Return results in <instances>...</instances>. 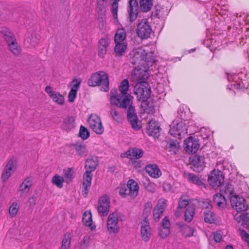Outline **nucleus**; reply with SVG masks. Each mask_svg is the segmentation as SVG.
Wrapping results in <instances>:
<instances>
[{
  "mask_svg": "<svg viewBox=\"0 0 249 249\" xmlns=\"http://www.w3.org/2000/svg\"><path fill=\"white\" fill-rule=\"evenodd\" d=\"M109 197L106 195L103 196L99 199L97 210L99 214L103 216H107L109 211Z\"/></svg>",
  "mask_w": 249,
  "mask_h": 249,
  "instance_id": "9d476101",
  "label": "nucleus"
},
{
  "mask_svg": "<svg viewBox=\"0 0 249 249\" xmlns=\"http://www.w3.org/2000/svg\"><path fill=\"white\" fill-rule=\"evenodd\" d=\"M89 242L90 237L88 235L85 236L81 241L80 249H87L89 245Z\"/></svg>",
  "mask_w": 249,
  "mask_h": 249,
  "instance_id": "5fc2aeb1",
  "label": "nucleus"
},
{
  "mask_svg": "<svg viewBox=\"0 0 249 249\" xmlns=\"http://www.w3.org/2000/svg\"><path fill=\"white\" fill-rule=\"evenodd\" d=\"M106 0H97V4L99 8L101 9V10H105V6L104 4V2Z\"/></svg>",
  "mask_w": 249,
  "mask_h": 249,
  "instance_id": "338daca9",
  "label": "nucleus"
},
{
  "mask_svg": "<svg viewBox=\"0 0 249 249\" xmlns=\"http://www.w3.org/2000/svg\"><path fill=\"white\" fill-rule=\"evenodd\" d=\"M115 53L116 55L121 56L125 53L127 48V44L126 42H115Z\"/></svg>",
  "mask_w": 249,
  "mask_h": 249,
  "instance_id": "f704fd0d",
  "label": "nucleus"
},
{
  "mask_svg": "<svg viewBox=\"0 0 249 249\" xmlns=\"http://www.w3.org/2000/svg\"><path fill=\"white\" fill-rule=\"evenodd\" d=\"M129 61L133 65L144 68L151 65L154 61L151 54H149L142 47L135 48L130 53Z\"/></svg>",
  "mask_w": 249,
  "mask_h": 249,
  "instance_id": "f257e3e1",
  "label": "nucleus"
},
{
  "mask_svg": "<svg viewBox=\"0 0 249 249\" xmlns=\"http://www.w3.org/2000/svg\"><path fill=\"white\" fill-rule=\"evenodd\" d=\"M195 213V208L194 206H189L185 212V220L188 222L192 221Z\"/></svg>",
  "mask_w": 249,
  "mask_h": 249,
  "instance_id": "79ce46f5",
  "label": "nucleus"
},
{
  "mask_svg": "<svg viewBox=\"0 0 249 249\" xmlns=\"http://www.w3.org/2000/svg\"><path fill=\"white\" fill-rule=\"evenodd\" d=\"M224 179V176L220 171L214 170L209 176L208 182L213 187H218L223 183Z\"/></svg>",
  "mask_w": 249,
  "mask_h": 249,
  "instance_id": "9b49d317",
  "label": "nucleus"
},
{
  "mask_svg": "<svg viewBox=\"0 0 249 249\" xmlns=\"http://www.w3.org/2000/svg\"><path fill=\"white\" fill-rule=\"evenodd\" d=\"M126 111L127 119L131 127L136 131L140 129L141 125L138 123V118L134 107L128 109Z\"/></svg>",
  "mask_w": 249,
  "mask_h": 249,
  "instance_id": "f8f14e48",
  "label": "nucleus"
},
{
  "mask_svg": "<svg viewBox=\"0 0 249 249\" xmlns=\"http://www.w3.org/2000/svg\"><path fill=\"white\" fill-rule=\"evenodd\" d=\"M141 232L142 238L144 241L147 242L150 239L151 232L149 222L142 221L141 222Z\"/></svg>",
  "mask_w": 249,
  "mask_h": 249,
  "instance_id": "b1692460",
  "label": "nucleus"
},
{
  "mask_svg": "<svg viewBox=\"0 0 249 249\" xmlns=\"http://www.w3.org/2000/svg\"><path fill=\"white\" fill-rule=\"evenodd\" d=\"M166 146L172 154H175L178 151L179 144L176 140H170Z\"/></svg>",
  "mask_w": 249,
  "mask_h": 249,
  "instance_id": "58836bf2",
  "label": "nucleus"
},
{
  "mask_svg": "<svg viewBox=\"0 0 249 249\" xmlns=\"http://www.w3.org/2000/svg\"><path fill=\"white\" fill-rule=\"evenodd\" d=\"M64 181L69 183L72 180L73 178V170L71 168H69L64 171Z\"/></svg>",
  "mask_w": 249,
  "mask_h": 249,
  "instance_id": "603ef678",
  "label": "nucleus"
},
{
  "mask_svg": "<svg viewBox=\"0 0 249 249\" xmlns=\"http://www.w3.org/2000/svg\"><path fill=\"white\" fill-rule=\"evenodd\" d=\"M38 44V39L35 32L29 33L25 39L24 44L28 48L36 47Z\"/></svg>",
  "mask_w": 249,
  "mask_h": 249,
  "instance_id": "a878e982",
  "label": "nucleus"
},
{
  "mask_svg": "<svg viewBox=\"0 0 249 249\" xmlns=\"http://www.w3.org/2000/svg\"><path fill=\"white\" fill-rule=\"evenodd\" d=\"M140 9L142 12L149 11L153 6V0H139Z\"/></svg>",
  "mask_w": 249,
  "mask_h": 249,
  "instance_id": "473e14b6",
  "label": "nucleus"
},
{
  "mask_svg": "<svg viewBox=\"0 0 249 249\" xmlns=\"http://www.w3.org/2000/svg\"><path fill=\"white\" fill-rule=\"evenodd\" d=\"M230 199L231 206L237 212H242L247 210L248 205L242 196L235 195L231 196Z\"/></svg>",
  "mask_w": 249,
  "mask_h": 249,
  "instance_id": "1a4fd4ad",
  "label": "nucleus"
},
{
  "mask_svg": "<svg viewBox=\"0 0 249 249\" xmlns=\"http://www.w3.org/2000/svg\"><path fill=\"white\" fill-rule=\"evenodd\" d=\"M126 38L125 31L124 29H120L117 30L115 36V42H125L124 41Z\"/></svg>",
  "mask_w": 249,
  "mask_h": 249,
  "instance_id": "4c0bfd02",
  "label": "nucleus"
},
{
  "mask_svg": "<svg viewBox=\"0 0 249 249\" xmlns=\"http://www.w3.org/2000/svg\"><path fill=\"white\" fill-rule=\"evenodd\" d=\"M246 212L244 213L239 215H236L235 219L238 221V222L242 221V223L246 225H249V208L247 209Z\"/></svg>",
  "mask_w": 249,
  "mask_h": 249,
  "instance_id": "e433bc0d",
  "label": "nucleus"
},
{
  "mask_svg": "<svg viewBox=\"0 0 249 249\" xmlns=\"http://www.w3.org/2000/svg\"><path fill=\"white\" fill-rule=\"evenodd\" d=\"M32 185V181L30 178H26L20 186L19 192L27 193L29 192Z\"/></svg>",
  "mask_w": 249,
  "mask_h": 249,
  "instance_id": "ea45409f",
  "label": "nucleus"
},
{
  "mask_svg": "<svg viewBox=\"0 0 249 249\" xmlns=\"http://www.w3.org/2000/svg\"><path fill=\"white\" fill-rule=\"evenodd\" d=\"M152 208V204L151 202H147L145 204L142 213V215L144 218V220L143 221L149 222L148 216L151 213Z\"/></svg>",
  "mask_w": 249,
  "mask_h": 249,
  "instance_id": "c03bdc74",
  "label": "nucleus"
},
{
  "mask_svg": "<svg viewBox=\"0 0 249 249\" xmlns=\"http://www.w3.org/2000/svg\"><path fill=\"white\" fill-rule=\"evenodd\" d=\"M213 202L218 208L224 209L226 207L227 201L225 197L220 193H216L213 195Z\"/></svg>",
  "mask_w": 249,
  "mask_h": 249,
  "instance_id": "7c9ffc66",
  "label": "nucleus"
},
{
  "mask_svg": "<svg viewBox=\"0 0 249 249\" xmlns=\"http://www.w3.org/2000/svg\"><path fill=\"white\" fill-rule=\"evenodd\" d=\"M79 136L83 140L87 139L89 136V133L87 129L84 126H80Z\"/></svg>",
  "mask_w": 249,
  "mask_h": 249,
  "instance_id": "864d4df0",
  "label": "nucleus"
},
{
  "mask_svg": "<svg viewBox=\"0 0 249 249\" xmlns=\"http://www.w3.org/2000/svg\"><path fill=\"white\" fill-rule=\"evenodd\" d=\"M145 170L150 176L154 178H158L161 175L160 169L156 164L147 165Z\"/></svg>",
  "mask_w": 249,
  "mask_h": 249,
  "instance_id": "c756f323",
  "label": "nucleus"
},
{
  "mask_svg": "<svg viewBox=\"0 0 249 249\" xmlns=\"http://www.w3.org/2000/svg\"><path fill=\"white\" fill-rule=\"evenodd\" d=\"M74 148L76 152L80 156H86L87 155V151L85 144L82 143H76L74 145Z\"/></svg>",
  "mask_w": 249,
  "mask_h": 249,
  "instance_id": "a19ab883",
  "label": "nucleus"
},
{
  "mask_svg": "<svg viewBox=\"0 0 249 249\" xmlns=\"http://www.w3.org/2000/svg\"><path fill=\"white\" fill-rule=\"evenodd\" d=\"M169 132L173 136L180 138L182 135L187 133V128L185 125L180 122L171 127Z\"/></svg>",
  "mask_w": 249,
  "mask_h": 249,
  "instance_id": "a211bd4d",
  "label": "nucleus"
},
{
  "mask_svg": "<svg viewBox=\"0 0 249 249\" xmlns=\"http://www.w3.org/2000/svg\"><path fill=\"white\" fill-rule=\"evenodd\" d=\"M19 209V207L17 203H13L10 207L9 209V213L11 216H15L17 213Z\"/></svg>",
  "mask_w": 249,
  "mask_h": 249,
  "instance_id": "6e6d98bb",
  "label": "nucleus"
},
{
  "mask_svg": "<svg viewBox=\"0 0 249 249\" xmlns=\"http://www.w3.org/2000/svg\"><path fill=\"white\" fill-rule=\"evenodd\" d=\"M203 207H204L205 208V210H207V209L212 210V206L210 203V201L207 200L206 201L204 202L203 203Z\"/></svg>",
  "mask_w": 249,
  "mask_h": 249,
  "instance_id": "774afa93",
  "label": "nucleus"
},
{
  "mask_svg": "<svg viewBox=\"0 0 249 249\" xmlns=\"http://www.w3.org/2000/svg\"><path fill=\"white\" fill-rule=\"evenodd\" d=\"M204 221L208 223H213L215 220V215L210 209L205 210L204 212Z\"/></svg>",
  "mask_w": 249,
  "mask_h": 249,
  "instance_id": "c9c22d12",
  "label": "nucleus"
},
{
  "mask_svg": "<svg viewBox=\"0 0 249 249\" xmlns=\"http://www.w3.org/2000/svg\"><path fill=\"white\" fill-rule=\"evenodd\" d=\"M98 165L96 159H88L85 163V168L87 169L86 173L83 176V187L84 190L83 191L86 196L88 194L89 190L91 185V181L92 180L91 172L94 171Z\"/></svg>",
  "mask_w": 249,
  "mask_h": 249,
  "instance_id": "7ed1b4c3",
  "label": "nucleus"
},
{
  "mask_svg": "<svg viewBox=\"0 0 249 249\" xmlns=\"http://www.w3.org/2000/svg\"><path fill=\"white\" fill-rule=\"evenodd\" d=\"M118 216L117 213H113L109 215L107 221V227L110 233H115L118 232Z\"/></svg>",
  "mask_w": 249,
  "mask_h": 249,
  "instance_id": "4468645a",
  "label": "nucleus"
},
{
  "mask_svg": "<svg viewBox=\"0 0 249 249\" xmlns=\"http://www.w3.org/2000/svg\"><path fill=\"white\" fill-rule=\"evenodd\" d=\"M9 50L15 56H18L21 54L22 49L18 43L17 39L7 43Z\"/></svg>",
  "mask_w": 249,
  "mask_h": 249,
  "instance_id": "c85d7f7f",
  "label": "nucleus"
},
{
  "mask_svg": "<svg viewBox=\"0 0 249 249\" xmlns=\"http://www.w3.org/2000/svg\"><path fill=\"white\" fill-rule=\"evenodd\" d=\"M182 234L185 237H190L193 236L194 230L193 228L188 226H183L181 227Z\"/></svg>",
  "mask_w": 249,
  "mask_h": 249,
  "instance_id": "3c124183",
  "label": "nucleus"
},
{
  "mask_svg": "<svg viewBox=\"0 0 249 249\" xmlns=\"http://www.w3.org/2000/svg\"><path fill=\"white\" fill-rule=\"evenodd\" d=\"M133 97L130 94L115 93L112 90L110 92V103L126 110L133 107Z\"/></svg>",
  "mask_w": 249,
  "mask_h": 249,
  "instance_id": "f03ea898",
  "label": "nucleus"
},
{
  "mask_svg": "<svg viewBox=\"0 0 249 249\" xmlns=\"http://www.w3.org/2000/svg\"><path fill=\"white\" fill-rule=\"evenodd\" d=\"M167 201L160 199L153 210V219L155 222H158L162 215V214L166 207Z\"/></svg>",
  "mask_w": 249,
  "mask_h": 249,
  "instance_id": "ddd939ff",
  "label": "nucleus"
},
{
  "mask_svg": "<svg viewBox=\"0 0 249 249\" xmlns=\"http://www.w3.org/2000/svg\"><path fill=\"white\" fill-rule=\"evenodd\" d=\"M82 220L84 225L87 227H89L91 231L95 229V225L92 224V215L91 213L90 212L86 211L84 213Z\"/></svg>",
  "mask_w": 249,
  "mask_h": 249,
  "instance_id": "2f4dec72",
  "label": "nucleus"
},
{
  "mask_svg": "<svg viewBox=\"0 0 249 249\" xmlns=\"http://www.w3.org/2000/svg\"><path fill=\"white\" fill-rule=\"evenodd\" d=\"M64 181V178L57 174L53 177L52 180L53 184L55 185L59 188H62Z\"/></svg>",
  "mask_w": 249,
  "mask_h": 249,
  "instance_id": "a18cd8bd",
  "label": "nucleus"
},
{
  "mask_svg": "<svg viewBox=\"0 0 249 249\" xmlns=\"http://www.w3.org/2000/svg\"><path fill=\"white\" fill-rule=\"evenodd\" d=\"M240 234L243 240L247 243L249 242V234L244 230H241Z\"/></svg>",
  "mask_w": 249,
  "mask_h": 249,
  "instance_id": "680f3d73",
  "label": "nucleus"
},
{
  "mask_svg": "<svg viewBox=\"0 0 249 249\" xmlns=\"http://www.w3.org/2000/svg\"><path fill=\"white\" fill-rule=\"evenodd\" d=\"M76 95L77 91L73 89H71L68 95L69 101L71 103L73 102L76 98Z\"/></svg>",
  "mask_w": 249,
  "mask_h": 249,
  "instance_id": "bf43d9fd",
  "label": "nucleus"
},
{
  "mask_svg": "<svg viewBox=\"0 0 249 249\" xmlns=\"http://www.w3.org/2000/svg\"><path fill=\"white\" fill-rule=\"evenodd\" d=\"M109 114L114 121L118 123L121 122L122 120V115L115 107H112L111 108Z\"/></svg>",
  "mask_w": 249,
  "mask_h": 249,
  "instance_id": "37998d69",
  "label": "nucleus"
},
{
  "mask_svg": "<svg viewBox=\"0 0 249 249\" xmlns=\"http://www.w3.org/2000/svg\"><path fill=\"white\" fill-rule=\"evenodd\" d=\"M139 11V5L137 0H130L128 12L130 21H134L137 18Z\"/></svg>",
  "mask_w": 249,
  "mask_h": 249,
  "instance_id": "aec40b11",
  "label": "nucleus"
},
{
  "mask_svg": "<svg viewBox=\"0 0 249 249\" xmlns=\"http://www.w3.org/2000/svg\"><path fill=\"white\" fill-rule=\"evenodd\" d=\"M220 186V192L226 196L228 198H231L233 195L234 190L233 186L229 182L222 183Z\"/></svg>",
  "mask_w": 249,
  "mask_h": 249,
  "instance_id": "cd10ccee",
  "label": "nucleus"
},
{
  "mask_svg": "<svg viewBox=\"0 0 249 249\" xmlns=\"http://www.w3.org/2000/svg\"><path fill=\"white\" fill-rule=\"evenodd\" d=\"M143 155L142 150L141 149L133 148L127 151L125 153L122 154V157H127L131 160L138 159Z\"/></svg>",
  "mask_w": 249,
  "mask_h": 249,
  "instance_id": "393cba45",
  "label": "nucleus"
},
{
  "mask_svg": "<svg viewBox=\"0 0 249 249\" xmlns=\"http://www.w3.org/2000/svg\"><path fill=\"white\" fill-rule=\"evenodd\" d=\"M213 239L215 242L219 243L221 241L222 236L219 231H216L213 233Z\"/></svg>",
  "mask_w": 249,
  "mask_h": 249,
  "instance_id": "e2e57ef3",
  "label": "nucleus"
},
{
  "mask_svg": "<svg viewBox=\"0 0 249 249\" xmlns=\"http://www.w3.org/2000/svg\"><path fill=\"white\" fill-rule=\"evenodd\" d=\"M139 187L138 183L133 179H129L127 182V187L121 189L120 191L122 196H130L134 198L138 195Z\"/></svg>",
  "mask_w": 249,
  "mask_h": 249,
  "instance_id": "0eeeda50",
  "label": "nucleus"
},
{
  "mask_svg": "<svg viewBox=\"0 0 249 249\" xmlns=\"http://www.w3.org/2000/svg\"><path fill=\"white\" fill-rule=\"evenodd\" d=\"M88 123L90 128L98 134H102L104 131V128L100 118L96 114H92L88 119Z\"/></svg>",
  "mask_w": 249,
  "mask_h": 249,
  "instance_id": "6e6552de",
  "label": "nucleus"
},
{
  "mask_svg": "<svg viewBox=\"0 0 249 249\" xmlns=\"http://www.w3.org/2000/svg\"><path fill=\"white\" fill-rule=\"evenodd\" d=\"M160 130V126L155 120H151L148 122L146 130L149 135L158 137L159 135Z\"/></svg>",
  "mask_w": 249,
  "mask_h": 249,
  "instance_id": "5701e85b",
  "label": "nucleus"
},
{
  "mask_svg": "<svg viewBox=\"0 0 249 249\" xmlns=\"http://www.w3.org/2000/svg\"><path fill=\"white\" fill-rule=\"evenodd\" d=\"M152 28L147 19H142L138 23L136 29L138 36L141 39H146L150 36Z\"/></svg>",
  "mask_w": 249,
  "mask_h": 249,
  "instance_id": "39448f33",
  "label": "nucleus"
},
{
  "mask_svg": "<svg viewBox=\"0 0 249 249\" xmlns=\"http://www.w3.org/2000/svg\"><path fill=\"white\" fill-rule=\"evenodd\" d=\"M71 237L69 234H65L62 241L60 249H69L70 247Z\"/></svg>",
  "mask_w": 249,
  "mask_h": 249,
  "instance_id": "8fccbe9b",
  "label": "nucleus"
},
{
  "mask_svg": "<svg viewBox=\"0 0 249 249\" xmlns=\"http://www.w3.org/2000/svg\"><path fill=\"white\" fill-rule=\"evenodd\" d=\"M88 84L92 87L102 86L103 90L107 91L109 89L108 75L104 71H97L92 75L88 81Z\"/></svg>",
  "mask_w": 249,
  "mask_h": 249,
  "instance_id": "20e7f679",
  "label": "nucleus"
},
{
  "mask_svg": "<svg viewBox=\"0 0 249 249\" xmlns=\"http://www.w3.org/2000/svg\"><path fill=\"white\" fill-rule=\"evenodd\" d=\"M120 0H113V2L111 5V13L113 18L118 21V1Z\"/></svg>",
  "mask_w": 249,
  "mask_h": 249,
  "instance_id": "de8ad7c7",
  "label": "nucleus"
},
{
  "mask_svg": "<svg viewBox=\"0 0 249 249\" xmlns=\"http://www.w3.org/2000/svg\"><path fill=\"white\" fill-rule=\"evenodd\" d=\"M189 203V199L184 196H181L178 202V207L182 209L184 208L188 205Z\"/></svg>",
  "mask_w": 249,
  "mask_h": 249,
  "instance_id": "4d7b16f0",
  "label": "nucleus"
},
{
  "mask_svg": "<svg viewBox=\"0 0 249 249\" xmlns=\"http://www.w3.org/2000/svg\"><path fill=\"white\" fill-rule=\"evenodd\" d=\"M16 168L15 161L13 159H11L6 165L4 171L1 175V179L3 182L6 181L12 175Z\"/></svg>",
  "mask_w": 249,
  "mask_h": 249,
  "instance_id": "f3484780",
  "label": "nucleus"
},
{
  "mask_svg": "<svg viewBox=\"0 0 249 249\" xmlns=\"http://www.w3.org/2000/svg\"><path fill=\"white\" fill-rule=\"evenodd\" d=\"M184 148L188 153H196L199 147L198 140L191 137L185 140Z\"/></svg>",
  "mask_w": 249,
  "mask_h": 249,
  "instance_id": "2eb2a0df",
  "label": "nucleus"
},
{
  "mask_svg": "<svg viewBox=\"0 0 249 249\" xmlns=\"http://www.w3.org/2000/svg\"><path fill=\"white\" fill-rule=\"evenodd\" d=\"M191 164L192 168L194 171H202L205 167V162L204 156L201 155H194L192 159Z\"/></svg>",
  "mask_w": 249,
  "mask_h": 249,
  "instance_id": "dca6fc26",
  "label": "nucleus"
},
{
  "mask_svg": "<svg viewBox=\"0 0 249 249\" xmlns=\"http://www.w3.org/2000/svg\"><path fill=\"white\" fill-rule=\"evenodd\" d=\"M110 39L107 36L101 38L98 42L99 56L103 58L107 52L108 46L109 44Z\"/></svg>",
  "mask_w": 249,
  "mask_h": 249,
  "instance_id": "412c9836",
  "label": "nucleus"
},
{
  "mask_svg": "<svg viewBox=\"0 0 249 249\" xmlns=\"http://www.w3.org/2000/svg\"><path fill=\"white\" fill-rule=\"evenodd\" d=\"M75 119L73 116H68L65 118L62 125L63 128L69 131L74 127Z\"/></svg>",
  "mask_w": 249,
  "mask_h": 249,
  "instance_id": "72a5a7b5",
  "label": "nucleus"
},
{
  "mask_svg": "<svg viewBox=\"0 0 249 249\" xmlns=\"http://www.w3.org/2000/svg\"><path fill=\"white\" fill-rule=\"evenodd\" d=\"M170 233V230L164 229V231H161L160 232V236L162 238H165L167 237V236Z\"/></svg>",
  "mask_w": 249,
  "mask_h": 249,
  "instance_id": "69168bd1",
  "label": "nucleus"
},
{
  "mask_svg": "<svg viewBox=\"0 0 249 249\" xmlns=\"http://www.w3.org/2000/svg\"><path fill=\"white\" fill-rule=\"evenodd\" d=\"M72 85L71 86V89L75 90V91L77 92V90L80 87V81H78V80H77V79H74L72 81Z\"/></svg>",
  "mask_w": 249,
  "mask_h": 249,
  "instance_id": "0e129e2a",
  "label": "nucleus"
},
{
  "mask_svg": "<svg viewBox=\"0 0 249 249\" xmlns=\"http://www.w3.org/2000/svg\"><path fill=\"white\" fill-rule=\"evenodd\" d=\"M188 178L190 181L199 186H203L204 185L203 183L200 179L197 176L193 173L188 174Z\"/></svg>",
  "mask_w": 249,
  "mask_h": 249,
  "instance_id": "49530a36",
  "label": "nucleus"
},
{
  "mask_svg": "<svg viewBox=\"0 0 249 249\" xmlns=\"http://www.w3.org/2000/svg\"><path fill=\"white\" fill-rule=\"evenodd\" d=\"M129 88V82L127 79L123 80L120 84L119 91L121 94H128L127 92Z\"/></svg>",
  "mask_w": 249,
  "mask_h": 249,
  "instance_id": "09e8293b",
  "label": "nucleus"
},
{
  "mask_svg": "<svg viewBox=\"0 0 249 249\" xmlns=\"http://www.w3.org/2000/svg\"><path fill=\"white\" fill-rule=\"evenodd\" d=\"M45 90L53 102L60 105L64 104V97L59 92L54 91L51 86H47Z\"/></svg>",
  "mask_w": 249,
  "mask_h": 249,
  "instance_id": "6ab92c4d",
  "label": "nucleus"
},
{
  "mask_svg": "<svg viewBox=\"0 0 249 249\" xmlns=\"http://www.w3.org/2000/svg\"><path fill=\"white\" fill-rule=\"evenodd\" d=\"M144 73L145 71L143 70L141 71L140 69H138L135 68L132 73V78L135 82H137V84H145L147 85V83L145 82V80L147 78L144 77Z\"/></svg>",
  "mask_w": 249,
  "mask_h": 249,
  "instance_id": "4be33fe9",
  "label": "nucleus"
},
{
  "mask_svg": "<svg viewBox=\"0 0 249 249\" xmlns=\"http://www.w3.org/2000/svg\"><path fill=\"white\" fill-rule=\"evenodd\" d=\"M148 84H136L134 88V92L139 101L144 102L150 96L151 89Z\"/></svg>",
  "mask_w": 249,
  "mask_h": 249,
  "instance_id": "423d86ee",
  "label": "nucleus"
},
{
  "mask_svg": "<svg viewBox=\"0 0 249 249\" xmlns=\"http://www.w3.org/2000/svg\"><path fill=\"white\" fill-rule=\"evenodd\" d=\"M162 226L164 229L169 230L170 227V222L169 217L165 216L162 220Z\"/></svg>",
  "mask_w": 249,
  "mask_h": 249,
  "instance_id": "13d9d810",
  "label": "nucleus"
},
{
  "mask_svg": "<svg viewBox=\"0 0 249 249\" xmlns=\"http://www.w3.org/2000/svg\"><path fill=\"white\" fill-rule=\"evenodd\" d=\"M160 9L156 7L155 10L153 11L151 13V16H150L151 18H160Z\"/></svg>",
  "mask_w": 249,
  "mask_h": 249,
  "instance_id": "052dcab7",
  "label": "nucleus"
},
{
  "mask_svg": "<svg viewBox=\"0 0 249 249\" xmlns=\"http://www.w3.org/2000/svg\"><path fill=\"white\" fill-rule=\"evenodd\" d=\"M0 33L7 44L16 39L14 34L6 27L0 28Z\"/></svg>",
  "mask_w": 249,
  "mask_h": 249,
  "instance_id": "bb28decb",
  "label": "nucleus"
}]
</instances>
